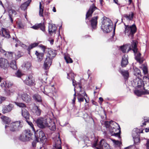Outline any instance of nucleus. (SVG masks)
<instances>
[{"mask_svg":"<svg viewBox=\"0 0 149 149\" xmlns=\"http://www.w3.org/2000/svg\"><path fill=\"white\" fill-rule=\"evenodd\" d=\"M136 61L137 62L139 63L140 64L142 63L143 61V60L142 59V58H139V60H137Z\"/></svg>","mask_w":149,"mask_h":149,"instance_id":"59","label":"nucleus"},{"mask_svg":"<svg viewBox=\"0 0 149 149\" xmlns=\"http://www.w3.org/2000/svg\"><path fill=\"white\" fill-rule=\"evenodd\" d=\"M2 36L3 37L6 38H9L10 37V35L9 34L8 30L5 28H2L1 29Z\"/></svg>","mask_w":149,"mask_h":149,"instance_id":"21","label":"nucleus"},{"mask_svg":"<svg viewBox=\"0 0 149 149\" xmlns=\"http://www.w3.org/2000/svg\"><path fill=\"white\" fill-rule=\"evenodd\" d=\"M36 140L34 141L32 143L33 147L36 146V141H40L42 143H45L47 141V138L44 132L42 131H38L35 134Z\"/></svg>","mask_w":149,"mask_h":149,"instance_id":"3","label":"nucleus"},{"mask_svg":"<svg viewBox=\"0 0 149 149\" xmlns=\"http://www.w3.org/2000/svg\"><path fill=\"white\" fill-rule=\"evenodd\" d=\"M97 9L94 3L91 6L86 14V20L88 17H91L93 12Z\"/></svg>","mask_w":149,"mask_h":149,"instance_id":"12","label":"nucleus"},{"mask_svg":"<svg viewBox=\"0 0 149 149\" xmlns=\"http://www.w3.org/2000/svg\"><path fill=\"white\" fill-rule=\"evenodd\" d=\"M13 40H15V42L17 43H19L20 42V41L16 38H15V37H13Z\"/></svg>","mask_w":149,"mask_h":149,"instance_id":"56","label":"nucleus"},{"mask_svg":"<svg viewBox=\"0 0 149 149\" xmlns=\"http://www.w3.org/2000/svg\"><path fill=\"white\" fill-rule=\"evenodd\" d=\"M56 29L54 24H50L48 26L49 32L50 34H52L53 32H55Z\"/></svg>","mask_w":149,"mask_h":149,"instance_id":"28","label":"nucleus"},{"mask_svg":"<svg viewBox=\"0 0 149 149\" xmlns=\"http://www.w3.org/2000/svg\"><path fill=\"white\" fill-rule=\"evenodd\" d=\"M131 47L132 48V50L135 55V59L136 60H139V58H141V54L139 52L136 54V53L137 52L138 49L137 48V43L136 41L133 40L132 42Z\"/></svg>","mask_w":149,"mask_h":149,"instance_id":"8","label":"nucleus"},{"mask_svg":"<svg viewBox=\"0 0 149 149\" xmlns=\"http://www.w3.org/2000/svg\"><path fill=\"white\" fill-rule=\"evenodd\" d=\"M78 84L79 86V87L80 89V91L79 93L77 94V96H81L83 97H84L85 96H86V97H88V95L86 94L85 91H83L81 90L82 86L79 83Z\"/></svg>","mask_w":149,"mask_h":149,"instance_id":"29","label":"nucleus"},{"mask_svg":"<svg viewBox=\"0 0 149 149\" xmlns=\"http://www.w3.org/2000/svg\"><path fill=\"white\" fill-rule=\"evenodd\" d=\"M143 72L145 74H147L148 73V71L147 67L146 66H143Z\"/></svg>","mask_w":149,"mask_h":149,"instance_id":"49","label":"nucleus"},{"mask_svg":"<svg viewBox=\"0 0 149 149\" xmlns=\"http://www.w3.org/2000/svg\"><path fill=\"white\" fill-rule=\"evenodd\" d=\"M32 134L29 130H25L23 133L20 135L19 139L22 141H26L30 140Z\"/></svg>","mask_w":149,"mask_h":149,"instance_id":"7","label":"nucleus"},{"mask_svg":"<svg viewBox=\"0 0 149 149\" xmlns=\"http://www.w3.org/2000/svg\"><path fill=\"white\" fill-rule=\"evenodd\" d=\"M54 42V39H52L50 41V42L51 45H52L53 44Z\"/></svg>","mask_w":149,"mask_h":149,"instance_id":"61","label":"nucleus"},{"mask_svg":"<svg viewBox=\"0 0 149 149\" xmlns=\"http://www.w3.org/2000/svg\"><path fill=\"white\" fill-rule=\"evenodd\" d=\"M31 28L34 29H38L40 28L43 31H45V27L44 23H40L37 24H35L31 27Z\"/></svg>","mask_w":149,"mask_h":149,"instance_id":"20","label":"nucleus"},{"mask_svg":"<svg viewBox=\"0 0 149 149\" xmlns=\"http://www.w3.org/2000/svg\"><path fill=\"white\" fill-rule=\"evenodd\" d=\"M43 88L44 91H42L44 94L50 97L52 95L54 88L53 86H46Z\"/></svg>","mask_w":149,"mask_h":149,"instance_id":"11","label":"nucleus"},{"mask_svg":"<svg viewBox=\"0 0 149 149\" xmlns=\"http://www.w3.org/2000/svg\"><path fill=\"white\" fill-rule=\"evenodd\" d=\"M113 122L112 120H111L109 122H106L105 123V125L106 127L107 128L109 127V125L110 124H111V123H113Z\"/></svg>","mask_w":149,"mask_h":149,"instance_id":"53","label":"nucleus"},{"mask_svg":"<svg viewBox=\"0 0 149 149\" xmlns=\"http://www.w3.org/2000/svg\"><path fill=\"white\" fill-rule=\"evenodd\" d=\"M143 120L145 122H149V117H143Z\"/></svg>","mask_w":149,"mask_h":149,"instance_id":"54","label":"nucleus"},{"mask_svg":"<svg viewBox=\"0 0 149 149\" xmlns=\"http://www.w3.org/2000/svg\"><path fill=\"white\" fill-rule=\"evenodd\" d=\"M74 74L71 71L69 73H67V78L70 79H72L74 78Z\"/></svg>","mask_w":149,"mask_h":149,"instance_id":"42","label":"nucleus"},{"mask_svg":"<svg viewBox=\"0 0 149 149\" xmlns=\"http://www.w3.org/2000/svg\"><path fill=\"white\" fill-rule=\"evenodd\" d=\"M77 99L78 100V102L80 103L84 102V99L85 100L86 102L88 103L89 102V99H86L84 97H83L81 96H77Z\"/></svg>","mask_w":149,"mask_h":149,"instance_id":"36","label":"nucleus"},{"mask_svg":"<svg viewBox=\"0 0 149 149\" xmlns=\"http://www.w3.org/2000/svg\"><path fill=\"white\" fill-rule=\"evenodd\" d=\"M125 33L131 39H133L134 35L136 31V27L135 24L131 26L125 25Z\"/></svg>","mask_w":149,"mask_h":149,"instance_id":"4","label":"nucleus"},{"mask_svg":"<svg viewBox=\"0 0 149 149\" xmlns=\"http://www.w3.org/2000/svg\"><path fill=\"white\" fill-rule=\"evenodd\" d=\"M21 96L22 100L25 102H29L31 101V97L26 93H23L21 94Z\"/></svg>","mask_w":149,"mask_h":149,"instance_id":"17","label":"nucleus"},{"mask_svg":"<svg viewBox=\"0 0 149 149\" xmlns=\"http://www.w3.org/2000/svg\"><path fill=\"white\" fill-rule=\"evenodd\" d=\"M113 142L115 144L118 146H120L121 143L120 141L114 139L113 140Z\"/></svg>","mask_w":149,"mask_h":149,"instance_id":"51","label":"nucleus"},{"mask_svg":"<svg viewBox=\"0 0 149 149\" xmlns=\"http://www.w3.org/2000/svg\"><path fill=\"white\" fill-rule=\"evenodd\" d=\"M15 103L17 106L22 108H25L26 107V105L23 103L15 102Z\"/></svg>","mask_w":149,"mask_h":149,"instance_id":"41","label":"nucleus"},{"mask_svg":"<svg viewBox=\"0 0 149 149\" xmlns=\"http://www.w3.org/2000/svg\"><path fill=\"white\" fill-rule=\"evenodd\" d=\"M17 25L19 29H24V26L22 22H17Z\"/></svg>","mask_w":149,"mask_h":149,"instance_id":"47","label":"nucleus"},{"mask_svg":"<svg viewBox=\"0 0 149 149\" xmlns=\"http://www.w3.org/2000/svg\"><path fill=\"white\" fill-rule=\"evenodd\" d=\"M38 43L35 42L31 44L27 49V50L29 52H30V50L33 48L36 47L38 45Z\"/></svg>","mask_w":149,"mask_h":149,"instance_id":"39","label":"nucleus"},{"mask_svg":"<svg viewBox=\"0 0 149 149\" xmlns=\"http://www.w3.org/2000/svg\"><path fill=\"white\" fill-rule=\"evenodd\" d=\"M39 46L42 49L43 52L45 51L47 52L44 63L43 68L45 70H48L52 64L53 59L56 56V51L51 48H46L45 46L42 45H40Z\"/></svg>","mask_w":149,"mask_h":149,"instance_id":"1","label":"nucleus"},{"mask_svg":"<svg viewBox=\"0 0 149 149\" xmlns=\"http://www.w3.org/2000/svg\"><path fill=\"white\" fill-rule=\"evenodd\" d=\"M33 99L36 101L39 102H42V100L41 96L38 94H35L33 96Z\"/></svg>","mask_w":149,"mask_h":149,"instance_id":"30","label":"nucleus"},{"mask_svg":"<svg viewBox=\"0 0 149 149\" xmlns=\"http://www.w3.org/2000/svg\"><path fill=\"white\" fill-rule=\"evenodd\" d=\"M13 54V53L11 52H6L5 50L0 47V56H1L3 54L7 57L9 59H11Z\"/></svg>","mask_w":149,"mask_h":149,"instance_id":"13","label":"nucleus"},{"mask_svg":"<svg viewBox=\"0 0 149 149\" xmlns=\"http://www.w3.org/2000/svg\"><path fill=\"white\" fill-rule=\"evenodd\" d=\"M34 109L35 110V113L36 115L38 116H40L41 114V111L40 109L39 108V107L38 106H36L34 107Z\"/></svg>","mask_w":149,"mask_h":149,"instance_id":"40","label":"nucleus"},{"mask_svg":"<svg viewBox=\"0 0 149 149\" xmlns=\"http://www.w3.org/2000/svg\"><path fill=\"white\" fill-rule=\"evenodd\" d=\"M1 118L3 123L4 124H8L10 122V119L7 117L3 116L1 117Z\"/></svg>","mask_w":149,"mask_h":149,"instance_id":"31","label":"nucleus"},{"mask_svg":"<svg viewBox=\"0 0 149 149\" xmlns=\"http://www.w3.org/2000/svg\"><path fill=\"white\" fill-rule=\"evenodd\" d=\"M24 82L29 86H33L35 85L36 83L34 78L31 75H29L26 77V79L24 80Z\"/></svg>","mask_w":149,"mask_h":149,"instance_id":"9","label":"nucleus"},{"mask_svg":"<svg viewBox=\"0 0 149 149\" xmlns=\"http://www.w3.org/2000/svg\"><path fill=\"white\" fill-rule=\"evenodd\" d=\"M141 133V132H140L139 129L137 128L134 129L132 132V136L133 138L136 139L139 136V134Z\"/></svg>","mask_w":149,"mask_h":149,"instance_id":"26","label":"nucleus"},{"mask_svg":"<svg viewBox=\"0 0 149 149\" xmlns=\"http://www.w3.org/2000/svg\"><path fill=\"white\" fill-rule=\"evenodd\" d=\"M39 9V15L41 17H43V9L42 8V4L41 2H40Z\"/></svg>","mask_w":149,"mask_h":149,"instance_id":"45","label":"nucleus"},{"mask_svg":"<svg viewBox=\"0 0 149 149\" xmlns=\"http://www.w3.org/2000/svg\"><path fill=\"white\" fill-rule=\"evenodd\" d=\"M127 49V46L125 45L121 46L120 49L123 53H125L126 52V49Z\"/></svg>","mask_w":149,"mask_h":149,"instance_id":"50","label":"nucleus"},{"mask_svg":"<svg viewBox=\"0 0 149 149\" xmlns=\"http://www.w3.org/2000/svg\"><path fill=\"white\" fill-rule=\"evenodd\" d=\"M134 74L138 78H139L142 77L141 72L140 70L137 68H135L134 69Z\"/></svg>","mask_w":149,"mask_h":149,"instance_id":"34","label":"nucleus"},{"mask_svg":"<svg viewBox=\"0 0 149 149\" xmlns=\"http://www.w3.org/2000/svg\"><path fill=\"white\" fill-rule=\"evenodd\" d=\"M10 65L8 60L3 58H0V67L4 70L8 68Z\"/></svg>","mask_w":149,"mask_h":149,"instance_id":"10","label":"nucleus"},{"mask_svg":"<svg viewBox=\"0 0 149 149\" xmlns=\"http://www.w3.org/2000/svg\"><path fill=\"white\" fill-rule=\"evenodd\" d=\"M22 115L26 121H27L29 120L30 114L25 108L22 109Z\"/></svg>","mask_w":149,"mask_h":149,"instance_id":"16","label":"nucleus"},{"mask_svg":"<svg viewBox=\"0 0 149 149\" xmlns=\"http://www.w3.org/2000/svg\"><path fill=\"white\" fill-rule=\"evenodd\" d=\"M37 126L40 128H44L47 127L50 130L54 131L56 129L55 123L52 120H50L49 123H47V120L43 118L38 119L36 121Z\"/></svg>","mask_w":149,"mask_h":149,"instance_id":"2","label":"nucleus"},{"mask_svg":"<svg viewBox=\"0 0 149 149\" xmlns=\"http://www.w3.org/2000/svg\"><path fill=\"white\" fill-rule=\"evenodd\" d=\"M98 18L97 16H96L92 17L90 21L91 25L93 29H95L97 24V19Z\"/></svg>","mask_w":149,"mask_h":149,"instance_id":"22","label":"nucleus"},{"mask_svg":"<svg viewBox=\"0 0 149 149\" xmlns=\"http://www.w3.org/2000/svg\"><path fill=\"white\" fill-rule=\"evenodd\" d=\"M9 18L12 23H13V18L17 14V12L14 10L10 9L8 10Z\"/></svg>","mask_w":149,"mask_h":149,"instance_id":"23","label":"nucleus"},{"mask_svg":"<svg viewBox=\"0 0 149 149\" xmlns=\"http://www.w3.org/2000/svg\"><path fill=\"white\" fill-rule=\"evenodd\" d=\"M128 56L127 55H124L123 56L122 61L121 63V66L123 67H125L128 64Z\"/></svg>","mask_w":149,"mask_h":149,"instance_id":"19","label":"nucleus"},{"mask_svg":"<svg viewBox=\"0 0 149 149\" xmlns=\"http://www.w3.org/2000/svg\"><path fill=\"white\" fill-rule=\"evenodd\" d=\"M72 80V84L74 86H75L76 84H77L76 83V81L74 79V78L73 79H71Z\"/></svg>","mask_w":149,"mask_h":149,"instance_id":"58","label":"nucleus"},{"mask_svg":"<svg viewBox=\"0 0 149 149\" xmlns=\"http://www.w3.org/2000/svg\"><path fill=\"white\" fill-rule=\"evenodd\" d=\"M134 14L133 13L131 12L129 15L125 14L124 15V17L126 18L127 19L130 20H132L133 18Z\"/></svg>","mask_w":149,"mask_h":149,"instance_id":"37","label":"nucleus"},{"mask_svg":"<svg viewBox=\"0 0 149 149\" xmlns=\"http://www.w3.org/2000/svg\"><path fill=\"white\" fill-rule=\"evenodd\" d=\"M54 141L55 144L54 146L55 147V148L54 149H62L61 141L59 136L58 138L54 140Z\"/></svg>","mask_w":149,"mask_h":149,"instance_id":"15","label":"nucleus"},{"mask_svg":"<svg viewBox=\"0 0 149 149\" xmlns=\"http://www.w3.org/2000/svg\"><path fill=\"white\" fill-rule=\"evenodd\" d=\"M64 59L67 63H71L73 62L72 59L68 56H65Z\"/></svg>","mask_w":149,"mask_h":149,"instance_id":"44","label":"nucleus"},{"mask_svg":"<svg viewBox=\"0 0 149 149\" xmlns=\"http://www.w3.org/2000/svg\"><path fill=\"white\" fill-rule=\"evenodd\" d=\"M31 64L30 62H27L25 64L24 67L27 70H28L31 67Z\"/></svg>","mask_w":149,"mask_h":149,"instance_id":"48","label":"nucleus"},{"mask_svg":"<svg viewBox=\"0 0 149 149\" xmlns=\"http://www.w3.org/2000/svg\"><path fill=\"white\" fill-rule=\"evenodd\" d=\"M22 126V125L21 124V122L18 121L11 123L9 126L6 125L5 128L6 129L8 127L11 131L14 132L20 130Z\"/></svg>","mask_w":149,"mask_h":149,"instance_id":"6","label":"nucleus"},{"mask_svg":"<svg viewBox=\"0 0 149 149\" xmlns=\"http://www.w3.org/2000/svg\"><path fill=\"white\" fill-rule=\"evenodd\" d=\"M76 99V98L75 97H74V98L72 100V103L73 104H74L75 102V101Z\"/></svg>","mask_w":149,"mask_h":149,"instance_id":"63","label":"nucleus"},{"mask_svg":"<svg viewBox=\"0 0 149 149\" xmlns=\"http://www.w3.org/2000/svg\"><path fill=\"white\" fill-rule=\"evenodd\" d=\"M145 131L146 132H149V127L146 128L145 129Z\"/></svg>","mask_w":149,"mask_h":149,"instance_id":"62","label":"nucleus"},{"mask_svg":"<svg viewBox=\"0 0 149 149\" xmlns=\"http://www.w3.org/2000/svg\"><path fill=\"white\" fill-rule=\"evenodd\" d=\"M6 98L4 97L0 96V104L5 101Z\"/></svg>","mask_w":149,"mask_h":149,"instance_id":"52","label":"nucleus"},{"mask_svg":"<svg viewBox=\"0 0 149 149\" xmlns=\"http://www.w3.org/2000/svg\"><path fill=\"white\" fill-rule=\"evenodd\" d=\"M133 82H134V86L139 88L141 87L143 84V81L139 78H136L135 80H134Z\"/></svg>","mask_w":149,"mask_h":149,"instance_id":"18","label":"nucleus"},{"mask_svg":"<svg viewBox=\"0 0 149 149\" xmlns=\"http://www.w3.org/2000/svg\"><path fill=\"white\" fill-rule=\"evenodd\" d=\"M111 20L109 19L104 17L102 22L101 29L104 32L109 33L112 30L113 27L111 25Z\"/></svg>","mask_w":149,"mask_h":149,"instance_id":"5","label":"nucleus"},{"mask_svg":"<svg viewBox=\"0 0 149 149\" xmlns=\"http://www.w3.org/2000/svg\"><path fill=\"white\" fill-rule=\"evenodd\" d=\"M31 1V0H28L22 4L20 6L21 10H25L26 9L27 7L29 6Z\"/></svg>","mask_w":149,"mask_h":149,"instance_id":"25","label":"nucleus"},{"mask_svg":"<svg viewBox=\"0 0 149 149\" xmlns=\"http://www.w3.org/2000/svg\"><path fill=\"white\" fill-rule=\"evenodd\" d=\"M146 146L147 149H149V140L147 141Z\"/></svg>","mask_w":149,"mask_h":149,"instance_id":"57","label":"nucleus"},{"mask_svg":"<svg viewBox=\"0 0 149 149\" xmlns=\"http://www.w3.org/2000/svg\"><path fill=\"white\" fill-rule=\"evenodd\" d=\"M113 2L116 4L118 6V8L119 9V11H120L121 10V8L124 6L122 5L121 4L118 3V0H113Z\"/></svg>","mask_w":149,"mask_h":149,"instance_id":"46","label":"nucleus"},{"mask_svg":"<svg viewBox=\"0 0 149 149\" xmlns=\"http://www.w3.org/2000/svg\"><path fill=\"white\" fill-rule=\"evenodd\" d=\"M118 71L123 75L125 79H127L128 78L129 73L127 70H123L121 68H120Z\"/></svg>","mask_w":149,"mask_h":149,"instance_id":"27","label":"nucleus"},{"mask_svg":"<svg viewBox=\"0 0 149 149\" xmlns=\"http://www.w3.org/2000/svg\"><path fill=\"white\" fill-rule=\"evenodd\" d=\"M28 123V124L30 125V126L32 128L33 130H34V128L33 127V125L32 123L30 122H28V120L26 121Z\"/></svg>","mask_w":149,"mask_h":149,"instance_id":"55","label":"nucleus"},{"mask_svg":"<svg viewBox=\"0 0 149 149\" xmlns=\"http://www.w3.org/2000/svg\"><path fill=\"white\" fill-rule=\"evenodd\" d=\"M23 75V74L22 73L21 71L19 70H18L15 73L16 76L19 78L21 77Z\"/></svg>","mask_w":149,"mask_h":149,"instance_id":"43","label":"nucleus"},{"mask_svg":"<svg viewBox=\"0 0 149 149\" xmlns=\"http://www.w3.org/2000/svg\"><path fill=\"white\" fill-rule=\"evenodd\" d=\"M13 84L10 82L8 81H4L3 83H1V86L2 87L9 88Z\"/></svg>","mask_w":149,"mask_h":149,"instance_id":"32","label":"nucleus"},{"mask_svg":"<svg viewBox=\"0 0 149 149\" xmlns=\"http://www.w3.org/2000/svg\"><path fill=\"white\" fill-rule=\"evenodd\" d=\"M100 147L102 149H110L109 145L105 142L104 139H102L100 142Z\"/></svg>","mask_w":149,"mask_h":149,"instance_id":"24","label":"nucleus"},{"mask_svg":"<svg viewBox=\"0 0 149 149\" xmlns=\"http://www.w3.org/2000/svg\"><path fill=\"white\" fill-rule=\"evenodd\" d=\"M116 129L114 127H113L112 128L111 130H110V132L111 133V135L117 136L119 138H120V133L119 132L116 133L114 132V131H116Z\"/></svg>","mask_w":149,"mask_h":149,"instance_id":"33","label":"nucleus"},{"mask_svg":"<svg viewBox=\"0 0 149 149\" xmlns=\"http://www.w3.org/2000/svg\"><path fill=\"white\" fill-rule=\"evenodd\" d=\"M97 141H96L93 145V146L94 147H96V146L97 145Z\"/></svg>","mask_w":149,"mask_h":149,"instance_id":"60","label":"nucleus"},{"mask_svg":"<svg viewBox=\"0 0 149 149\" xmlns=\"http://www.w3.org/2000/svg\"><path fill=\"white\" fill-rule=\"evenodd\" d=\"M13 107V105L12 104H10L8 105L5 106L3 107L2 111L3 113L10 112Z\"/></svg>","mask_w":149,"mask_h":149,"instance_id":"14","label":"nucleus"},{"mask_svg":"<svg viewBox=\"0 0 149 149\" xmlns=\"http://www.w3.org/2000/svg\"><path fill=\"white\" fill-rule=\"evenodd\" d=\"M52 10L54 12H55L56 11V10L55 7H54L53 8Z\"/></svg>","mask_w":149,"mask_h":149,"instance_id":"64","label":"nucleus"},{"mask_svg":"<svg viewBox=\"0 0 149 149\" xmlns=\"http://www.w3.org/2000/svg\"><path fill=\"white\" fill-rule=\"evenodd\" d=\"M35 54L38 58V61H41L43 58L44 55L43 53H39L37 51H36Z\"/></svg>","mask_w":149,"mask_h":149,"instance_id":"35","label":"nucleus"},{"mask_svg":"<svg viewBox=\"0 0 149 149\" xmlns=\"http://www.w3.org/2000/svg\"><path fill=\"white\" fill-rule=\"evenodd\" d=\"M9 66L15 70H16L17 69V67L16 63V62L14 60L12 61L11 62Z\"/></svg>","mask_w":149,"mask_h":149,"instance_id":"38","label":"nucleus"}]
</instances>
